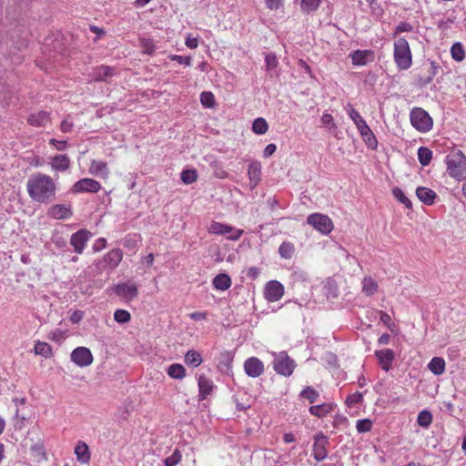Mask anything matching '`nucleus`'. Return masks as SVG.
Returning a JSON list of instances; mask_svg holds the SVG:
<instances>
[{
    "instance_id": "nucleus-1",
    "label": "nucleus",
    "mask_w": 466,
    "mask_h": 466,
    "mask_svg": "<svg viewBox=\"0 0 466 466\" xmlns=\"http://www.w3.org/2000/svg\"><path fill=\"white\" fill-rule=\"evenodd\" d=\"M26 190L34 201L49 204L56 198V186L50 176L36 173L28 178Z\"/></svg>"
},
{
    "instance_id": "nucleus-2",
    "label": "nucleus",
    "mask_w": 466,
    "mask_h": 466,
    "mask_svg": "<svg viewBox=\"0 0 466 466\" xmlns=\"http://www.w3.org/2000/svg\"><path fill=\"white\" fill-rule=\"evenodd\" d=\"M447 173L450 177L462 180L466 178V157L458 150L446 157Z\"/></svg>"
},
{
    "instance_id": "nucleus-3",
    "label": "nucleus",
    "mask_w": 466,
    "mask_h": 466,
    "mask_svg": "<svg viewBox=\"0 0 466 466\" xmlns=\"http://www.w3.org/2000/svg\"><path fill=\"white\" fill-rule=\"evenodd\" d=\"M394 61L397 66L405 70L410 67L412 56L408 41L403 37H399L394 42Z\"/></svg>"
},
{
    "instance_id": "nucleus-4",
    "label": "nucleus",
    "mask_w": 466,
    "mask_h": 466,
    "mask_svg": "<svg viewBox=\"0 0 466 466\" xmlns=\"http://www.w3.org/2000/svg\"><path fill=\"white\" fill-rule=\"evenodd\" d=\"M273 369L274 370L284 377H289L293 373L296 363L288 355L286 351H280L279 353H273Z\"/></svg>"
},
{
    "instance_id": "nucleus-5",
    "label": "nucleus",
    "mask_w": 466,
    "mask_h": 466,
    "mask_svg": "<svg viewBox=\"0 0 466 466\" xmlns=\"http://www.w3.org/2000/svg\"><path fill=\"white\" fill-rule=\"evenodd\" d=\"M410 122L413 127L422 133L428 132L432 127L431 117L420 107H415L411 110Z\"/></svg>"
},
{
    "instance_id": "nucleus-6",
    "label": "nucleus",
    "mask_w": 466,
    "mask_h": 466,
    "mask_svg": "<svg viewBox=\"0 0 466 466\" xmlns=\"http://www.w3.org/2000/svg\"><path fill=\"white\" fill-rule=\"evenodd\" d=\"M307 222L323 235L329 234L333 229L332 220L327 215L320 213L310 214L307 218Z\"/></svg>"
},
{
    "instance_id": "nucleus-7",
    "label": "nucleus",
    "mask_w": 466,
    "mask_h": 466,
    "mask_svg": "<svg viewBox=\"0 0 466 466\" xmlns=\"http://www.w3.org/2000/svg\"><path fill=\"white\" fill-rule=\"evenodd\" d=\"M208 233L214 235H228L230 240H238L243 234L242 229L234 228L233 227L220 222L213 221L209 225Z\"/></svg>"
},
{
    "instance_id": "nucleus-8",
    "label": "nucleus",
    "mask_w": 466,
    "mask_h": 466,
    "mask_svg": "<svg viewBox=\"0 0 466 466\" xmlns=\"http://www.w3.org/2000/svg\"><path fill=\"white\" fill-rule=\"evenodd\" d=\"M71 361L78 367H87L93 363L94 358L88 348L77 347L70 356Z\"/></svg>"
},
{
    "instance_id": "nucleus-9",
    "label": "nucleus",
    "mask_w": 466,
    "mask_h": 466,
    "mask_svg": "<svg viewBox=\"0 0 466 466\" xmlns=\"http://www.w3.org/2000/svg\"><path fill=\"white\" fill-rule=\"evenodd\" d=\"M284 286L278 280H270L265 285L264 297L268 302H277L284 295Z\"/></svg>"
},
{
    "instance_id": "nucleus-10",
    "label": "nucleus",
    "mask_w": 466,
    "mask_h": 466,
    "mask_svg": "<svg viewBox=\"0 0 466 466\" xmlns=\"http://www.w3.org/2000/svg\"><path fill=\"white\" fill-rule=\"evenodd\" d=\"M100 188L101 185L98 181L93 178H82L73 185L71 190L74 193H96L100 190Z\"/></svg>"
},
{
    "instance_id": "nucleus-11",
    "label": "nucleus",
    "mask_w": 466,
    "mask_h": 466,
    "mask_svg": "<svg viewBox=\"0 0 466 466\" xmlns=\"http://www.w3.org/2000/svg\"><path fill=\"white\" fill-rule=\"evenodd\" d=\"M90 237L91 233L86 229H80L71 236L70 245L74 248L76 253H83Z\"/></svg>"
},
{
    "instance_id": "nucleus-12",
    "label": "nucleus",
    "mask_w": 466,
    "mask_h": 466,
    "mask_svg": "<svg viewBox=\"0 0 466 466\" xmlns=\"http://www.w3.org/2000/svg\"><path fill=\"white\" fill-rule=\"evenodd\" d=\"M117 296L122 297L126 300H132L137 297V286L134 282L119 283L115 288Z\"/></svg>"
},
{
    "instance_id": "nucleus-13",
    "label": "nucleus",
    "mask_w": 466,
    "mask_h": 466,
    "mask_svg": "<svg viewBox=\"0 0 466 466\" xmlns=\"http://www.w3.org/2000/svg\"><path fill=\"white\" fill-rule=\"evenodd\" d=\"M328 439L323 434H319L315 437V442L312 448V454L316 461H321L326 459L328 451L326 446L328 444Z\"/></svg>"
},
{
    "instance_id": "nucleus-14",
    "label": "nucleus",
    "mask_w": 466,
    "mask_h": 466,
    "mask_svg": "<svg viewBox=\"0 0 466 466\" xmlns=\"http://www.w3.org/2000/svg\"><path fill=\"white\" fill-rule=\"evenodd\" d=\"M244 370L248 376L258 378L264 372V364L259 359L251 357L246 360Z\"/></svg>"
},
{
    "instance_id": "nucleus-15",
    "label": "nucleus",
    "mask_w": 466,
    "mask_h": 466,
    "mask_svg": "<svg viewBox=\"0 0 466 466\" xmlns=\"http://www.w3.org/2000/svg\"><path fill=\"white\" fill-rule=\"evenodd\" d=\"M375 356L379 360V364L385 371H389L392 367V361L395 354L392 350L385 349L375 351Z\"/></svg>"
},
{
    "instance_id": "nucleus-16",
    "label": "nucleus",
    "mask_w": 466,
    "mask_h": 466,
    "mask_svg": "<svg viewBox=\"0 0 466 466\" xmlns=\"http://www.w3.org/2000/svg\"><path fill=\"white\" fill-rule=\"evenodd\" d=\"M352 64L354 66H366L373 62L374 53L371 50H356L350 54Z\"/></svg>"
},
{
    "instance_id": "nucleus-17",
    "label": "nucleus",
    "mask_w": 466,
    "mask_h": 466,
    "mask_svg": "<svg viewBox=\"0 0 466 466\" xmlns=\"http://www.w3.org/2000/svg\"><path fill=\"white\" fill-rule=\"evenodd\" d=\"M357 128L367 147L371 149H375L378 146V141L372 130L370 128L367 123L364 122Z\"/></svg>"
},
{
    "instance_id": "nucleus-18",
    "label": "nucleus",
    "mask_w": 466,
    "mask_h": 466,
    "mask_svg": "<svg viewBox=\"0 0 466 466\" xmlns=\"http://www.w3.org/2000/svg\"><path fill=\"white\" fill-rule=\"evenodd\" d=\"M47 214L55 219H65L72 216V211L69 206L58 204L52 206Z\"/></svg>"
},
{
    "instance_id": "nucleus-19",
    "label": "nucleus",
    "mask_w": 466,
    "mask_h": 466,
    "mask_svg": "<svg viewBox=\"0 0 466 466\" xmlns=\"http://www.w3.org/2000/svg\"><path fill=\"white\" fill-rule=\"evenodd\" d=\"M123 258V251L120 248H114L104 257L106 266L111 269L116 268Z\"/></svg>"
},
{
    "instance_id": "nucleus-20",
    "label": "nucleus",
    "mask_w": 466,
    "mask_h": 466,
    "mask_svg": "<svg viewBox=\"0 0 466 466\" xmlns=\"http://www.w3.org/2000/svg\"><path fill=\"white\" fill-rule=\"evenodd\" d=\"M417 198L425 205L431 206L434 203L437 194L426 187H419L416 189Z\"/></svg>"
},
{
    "instance_id": "nucleus-21",
    "label": "nucleus",
    "mask_w": 466,
    "mask_h": 466,
    "mask_svg": "<svg viewBox=\"0 0 466 466\" xmlns=\"http://www.w3.org/2000/svg\"><path fill=\"white\" fill-rule=\"evenodd\" d=\"M198 389L200 400H206L214 389L213 381L204 375L198 377Z\"/></svg>"
},
{
    "instance_id": "nucleus-22",
    "label": "nucleus",
    "mask_w": 466,
    "mask_h": 466,
    "mask_svg": "<svg viewBox=\"0 0 466 466\" xmlns=\"http://www.w3.org/2000/svg\"><path fill=\"white\" fill-rule=\"evenodd\" d=\"M75 454L82 464H87L90 461V451L85 441H79L75 447Z\"/></svg>"
},
{
    "instance_id": "nucleus-23",
    "label": "nucleus",
    "mask_w": 466,
    "mask_h": 466,
    "mask_svg": "<svg viewBox=\"0 0 466 466\" xmlns=\"http://www.w3.org/2000/svg\"><path fill=\"white\" fill-rule=\"evenodd\" d=\"M89 173L96 177L106 178L108 177L109 170L106 162L93 160L90 163Z\"/></svg>"
},
{
    "instance_id": "nucleus-24",
    "label": "nucleus",
    "mask_w": 466,
    "mask_h": 466,
    "mask_svg": "<svg viewBox=\"0 0 466 466\" xmlns=\"http://www.w3.org/2000/svg\"><path fill=\"white\" fill-rule=\"evenodd\" d=\"M50 165L53 170L64 172L70 167V158L66 155H57L52 158Z\"/></svg>"
},
{
    "instance_id": "nucleus-25",
    "label": "nucleus",
    "mask_w": 466,
    "mask_h": 466,
    "mask_svg": "<svg viewBox=\"0 0 466 466\" xmlns=\"http://www.w3.org/2000/svg\"><path fill=\"white\" fill-rule=\"evenodd\" d=\"M248 175L252 186L256 187L260 181L261 176V165L258 160L251 161L248 169Z\"/></svg>"
},
{
    "instance_id": "nucleus-26",
    "label": "nucleus",
    "mask_w": 466,
    "mask_h": 466,
    "mask_svg": "<svg viewBox=\"0 0 466 466\" xmlns=\"http://www.w3.org/2000/svg\"><path fill=\"white\" fill-rule=\"evenodd\" d=\"M50 120L49 114L45 111H39L31 115L27 121L33 127H45Z\"/></svg>"
},
{
    "instance_id": "nucleus-27",
    "label": "nucleus",
    "mask_w": 466,
    "mask_h": 466,
    "mask_svg": "<svg viewBox=\"0 0 466 466\" xmlns=\"http://www.w3.org/2000/svg\"><path fill=\"white\" fill-rule=\"evenodd\" d=\"M113 68L107 66H100L94 69L93 78L96 81H106L107 77L113 76Z\"/></svg>"
},
{
    "instance_id": "nucleus-28",
    "label": "nucleus",
    "mask_w": 466,
    "mask_h": 466,
    "mask_svg": "<svg viewBox=\"0 0 466 466\" xmlns=\"http://www.w3.org/2000/svg\"><path fill=\"white\" fill-rule=\"evenodd\" d=\"M231 285V279L227 274H218L213 279V286L216 289L226 290Z\"/></svg>"
},
{
    "instance_id": "nucleus-29",
    "label": "nucleus",
    "mask_w": 466,
    "mask_h": 466,
    "mask_svg": "<svg viewBox=\"0 0 466 466\" xmlns=\"http://www.w3.org/2000/svg\"><path fill=\"white\" fill-rule=\"evenodd\" d=\"M167 375L176 380H182L186 377V369L178 363L171 364L167 370Z\"/></svg>"
},
{
    "instance_id": "nucleus-30",
    "label": "nucleus",
    "mask_w": 466,
    "mask_h": 466,
    "mask_svg": "<svg viewBox=\"0 0 466 466\" xmlns=\"http://www.w3.org/2000/svg\"><path fill=\"white\" fill-rule=\"evenodd\" d=\"M428 368L434 375H441L444 372L445 361L441 357H434L430 361Z\"/></svg>"
},
{
    "instance_id": "nucleus-31",
    "label": "nucleus",
    "mask_w": 466,
    "mask_h": 466,
    "mask_svg": "<svg viewBox=\"0 0 466 466\" xmlns=\"http://www.w3.org/2000/svg\"><path fill=\"white\" fill-rule=\"evenodd\" d=\"M203 360L198 351L194 350H188L185 355V362L187 365L197 368L202 363Z\"/></svg>"
},
{
    "instance_id": "nucleus-32",
    "label": "nucleus",
    "mask_w": 466,
    "mask_h": 466,
    "mask_svg": "<svg viewBox=\"0 0 466 466\" xmlns=\"http://www.w3.org/2000/svg\"><path fill=\"white\" fill-rule=\"evenodd\" d=\"M310 414L319 418L324 417L332 410V405L329 403H323L309 407Z\"/></svg>"
},
{
    "instance_id": "nucleus-33",
    "label": "nucleus",
    "mask_w": 466,
    "mask_h": 466,
    "mask_svg": "<svg viewBox=\"0 0 466 466\" xmlns=\"http://www.w3.org/2000/svg\"><path fill=\"white\" fill-rule=\"evenodd\" d=\"M378 289L377 282L370 277H365L362 280V291L367 296L373 295Z\"/></svg>"
},
{
    "instance_id": "nucleus-34",
    "label": "nucleus",
    "mask_w": 466,
    "mask_h": 466,
    "mask_svg": "<svg viewBox=\"0 0 466 466\" xmlns=\"http://www.w3.org/2000/svg\"><path fill=\"white\" fill-rule=\"evenodd\" d=\"M294 245L290 242H283L279 248V256L285 259L291 258L294 254Z\"/></svg>"
},
{
    "instance_id": "nucleus-35",
    "label": "nucleus",
    "mask_w": 466,
    "mask_h": 466,
    "mask_svg": "<svg viewBox=\"0 0 466 466\" xmlns=\"http://www.w3.org/2000/svg\"><path fill=\"white\" fill-rule=\"evenodd\" d=\"M451 57L457 61L461 62L465 58V51L461 43H455L451 47Z\"/></svg>"
},
{
    "instance_id": "nucleus-36",
    "label": "nucleus",
    "mask_w": 466,
    "mask_h": 466,
    "mask_svg": "<svg viewBox=\"0 0 466 466\" xmlns=\"http://www.w3.org/2000/svg\"><path fill=\"white\" fill-rule=\"evenodd\" d=\"M268 129V125L263 117H258L254 120L252 125V130L254 133L258 135L265 134Z\"/></svg>"
},
{
    "instance_id": "nucleus-37",
    "label": "nucleus",
    "mask_w": 466,
    "mask_h": 466,
    "mask_svg": "<svg viewBox=\"0 0 466 466\" xmlns=\"http://www.w3.org/2000/svg\"><path fill=\"white\" fill-rule=\"evenodd\" d=\"M432 152L428 148L421 147L418 150V159L422 166H428L431 160Z\"/></svg>"
},
{
    "instance_id": "nucleus-38",
    "label": "nucleus",
    "mask_w": 466,
    "mask_h": 466,
    "mask_svg": "<svg viewBox=\"0 0 466 466\" xmlns=\"http://www.w3.org/2000/svg\"><path fill=\"white\" fill-rule=\"evenodd\" d=\"M51 351H52L51 347L46 342L38 341L35 345V353L36 355H40L45 358H47L50 356Z\"/></svg>"
},
{
    "instance_id": "nucleus-39",
    "label": "nucleus",
    "mask_w": 466,
    "mask_h": 466,
    "mask_svg": "<svg viewBox=\"0 0 466 466\" xmlns=\"http://www.w3.org/2000/svg\"><path fill=\"white\" fill-rule=\"evenodd\" d=\"M392 194L396 199H398L400 203H402L407 208H411L412 203L408 197L405 196L402 189L400 187H394L392 189Z\"/></svg>"
},
{
    "instance_id": "nucleus-40",
    "label": "nucleus",
    "mask_w": 466,
    "mask_h": 466,
    "mask_svg": "<svg viewBox=\"0 0 466 466\" xmlns=\"http://www.w3.org/2000/svg\"><path fill=\"white\" fill-rule=\"evenodd\" d=\"M303 399L308 400L310 403L317 401L319 397V393L311 387H306L300 393Z\"/></svg>"
},
{
    "instance_id": "nucleus-41",
    "label": "nucleus",
    "mask_w": 466,
    "mask_h": 466,
    "mask_svg": "<svg viewBox=\"0 0 466 466\" xmlns=\"http://www.w3.org/2000/svg\"><path fill=\"white\" fill-rule=\"evenodd\" d=\"M432 421V415L428 410H422L419 413L417 422L420 426L427 428Z\"/></svg>"
},
{
    "instance_id": "nucleus-42",
    "label": "nucleus",
    "mask_w": 466,
    "mask_h": 466,
    "mask_svg": "<svg viewBox=\"0 0 466 466\" xmlns=\"http://www.w3.org/2000/svg\"><path fill=\"white\" fill-rule=\"evenodd\" d=\"M347 111H348V114H349L350 117L351 118V120L355 124L356 127H359L361 124L366 122L362 118L360 114L356 109H354L351 105H348Z\"/></svg>"
},
{
    "instance_id": "nucleus-43",
    "label": "nucleus",
    "mask_w": 466,
    "mask_h": 466,
    "mask_svg": "<svg viewBox=\"0 0 466 466\" xmlns=\"http://www.w3.org/2000/svg\"><path fill=\"white\" fill-rule=\"evenodd\" d=\"M320 0H301L300 7L305 13L315 11L319 6Z\"/></svg>"
},
{
    "instance_id": "nucleus-44",
    "label": "nucleus",
    "mask_w": 466,
    "mask_h": 466,
    "mask_svg": "<svg viewBox=\"0 0 466 466\" xmlns=\"http://www.w3.org/2000/svg\"><path fill=\"white\" fill-rule=\"evenodd\" d=\"M182 459V454L178 449H176L174 452L167 457L164 461L165 466H177Z\"/></svg>"
},
{
    "instance_id": "nucleus-45",
    "label": "nucleus",
    "mask_w": 466,
    "mask_h": 466,
    "mask_svg": "<svg viewBox=\"0 0 466 466\" xmlns=\"http://www.w3.org/2000/svg\"><path fill=\"white\" fill-rule=\"evenodd\" d=\"M181 180L183 183L189 185L197 180L198 175L195 169H187L181 172Z\"/></svg>"
},
{
    "instance_id": "nucleus-46",
    "label": "nucleus",
    "mask_w": 466,
    "mask_h": 466,
    "mask_svg": "<svg viewBox=\"0 0 466 466\" xmlns=\"http://www.w3.org/2000/svg\"><path fill=\"white\" fill-rule=\"evenodd\" d=\"M200 102L205 107L211 108L215 106V97L213 93L204 91L200 94Z\"/></svg>"
},
{
    "instance_id": "nucleus-47",
    "label": "nucleus",
    "mask_w": 466,
    "mask_h": 466,
    "mask_svg": "<svg viewBox=\"0 0 466 466\" xmlns=\"http://www.w3.org/2000/svg\"><path fill=\"white\" fill-rule=\"evenodd\" d=\"M114 319L117 323L125 324L130 320L131 315L127 310L116 309L114 313Z\"/></svg>"
},
{
    "instance_id": "nucleus-48",
    "label": "nucleus",
    "mask_w": 466,
    "mask_h": 466,
    "mask_svg": "<svg viewBox=\"0 0 466 466\" xmlns=\"http://www.w3.org/2000/svg\"><path fill=\"white\" fill-rule=\"evenodd\" d=\"M372 428V421L369 419L359 420L356 424L358 432H369Z\"/></svg>"
},
{
    "instance_id": "nucleus-49",
    "label": "nucleus",
    "mask_w": 466,
    "mask_h": 466,
    "mask_svg": "<svg viewBox=\"0 0 466 466\" xmlns=\"http://www.w3.org/2000/svg\"><path fill=\"white\" fill-rule=\"evenodd\" d=\"M142 52L147 55H152L156 51V46L151 39H142L140 41Z\"/></svg>"
},
{
    "instance_id": "nucleus-50",
    "label": "nucleus",
    "mask_w": 466,
    "mask_h": 466,
    "mask_svg": "<svg viewBox=\"0 0 466 466\" xmlns=\"http://www.w3.org/2000/svg\"><path fill=\"white\" fill-rule=\"evenodd\" d=\"M363 400V395L360 392H355L349 395L346 399V404L349 407H354Z\"/></svg>"
},
{
    "instance_id": "nucleus-51",
    "label": "nucleus",
    "mask_w": 466,
    "mask_h": 466,
    "mask_svg": "<svg viewBox=\"0 0 466 466\" xmlns=\"http://www.w3.org/2000/svg\"><path fill=\"white\" fill-rule=\"evenodd\" d=\"M31 451H32L34 456L37 457L38 461H46V459H47L46 453L45 448L42 444L34 445L31 448Z\"/></svg>"
},
{
    "instance_id": "nucleus-52",
    "label": "nucleus",
    "mask_w": 466,
    "mask_h": 466,
    "mask_svg": "<svg viewBox=\"0 0 466 466\" xmlns=\"http://www.w3.org/2000/svg\"><path fill=\"white\" fill-rule=\"evenodd\" d=\"M412 30H413V26L410 23L401 22L396 26L395 31L393 33V36L397 39V38H399L398 35L400 33L411 32Z\"/></svg>"
},
{
    "instance_id": "nucleus-53",
    "label": "nucleus",
    "mask_w": 466,
    "mask_h": 466,
    "mask_svg": "<svg viewBox=\"0 0 466 466\" xmlns=\"http://www.w3.org/2000/svg\"><path fill=\"white\" fill-rule=\"evenodd\" d=\"M265 62L268 70L275 69L278 66V59L274 53H268L265 56Z\"/></svg>"
},
{
    "instance_id": "nucleus-54",
    "label": "nucleus",
    "mask_w": 466,
    "mask_h": 466,
    "mask_svg": "<svg viewBox=\"0 0 466 466\" xmlns=\"http://www.w3.org/2000/svg\"><path fill=\"white\" fill-rule=\"evenodd\" d=\"M320 121L324 127L334 129L337 128L333 116L329 113H324L320 118Z\"/></svg>"
},
{
    "instance_id": "nucleus-55",
    "label": "nucleus",
    "mask_w": 466,
    "mask_h": 466,
    "mask_svg": "<svg viewBox=\"0 0 466 466\" xmlns=\"http://www.w3.org/2000/svg\"><path fill=\"white\" fill-rule=\"evenodd\" d=\"M48 339L56 342H61L65 339V332L59 329H55L49 332Z\"/></svg>"
},
{
    "instance_id": "nucleus-56",
    "label": "nucleus",
    "mask_w": 466,
    "mask_h": 466,
    "mask_svg": "<svg viewBox=\"0 0 466 466\" xmlns=\"http://www.w3.org/2000/svg\"><path fill=\"white\" fill-rule=\"evenodd\" d=\"M380 321L383 322L391 331H393L395 328V324L391 320L390 316L383 311H380Z\"/></svg>"
},
{
    "instance_id": "nucleus-57",
    "label": "nucleus",
    "mask_w": 466,
    "mask_h": 466,
    "mask_svg": "<svg viewBox=\"0 0 466 466\" xmlns=\"http://www.w3.org/2000/svg\"><path fill=\"white\" fill-rule=\"evenodd\" d=\"M172 61H177L180 65L190 66L191 58L189 56H182L177 55H172L169 56Z\"/></svg>"
},
{
    "instance_id": "nucleus-58",
    "label": "nucleus",
    "mask_w": 466,
    "mask_h": 466,
    "mask_svg": "<svg viewBox=\"0 0 466 466\" xmlns=\"http://www.w3.org/2000/svg\"><path fill=\"white\" fill-rule=\"evenodd\" d=\"M283 0H265L266 6L270 10H277L282 5Z\"/></svg>"
},
{
    "instance_id": "nucleus-59",
    "label": "nucleus",
    "mask_w": 466,
    "mask_h": 466,
    "mask_svg": "<svg viewBox=\"0 0 466 466\" xmlns=\"http://www.w3.org/2000/svg\"><path fill=\"white\" fill-rule=\"evenodd\" d=\"M74 127V124L72 121H69V119H64L61 123V131L64 133L70 132Z\"/></svg>"
},
{
    "instance_id": "nucleus-60",
    "label": "nucleus",
    "mask_w": 466,
    "mask_h": 466,
    "mask_svg": "<svg viewBox=\"0 0 466 466\" xmlns=\"http://www.w3.org/2000/svg\"><path fill=\"white\" fill-rule=\"evenodd\" d=\"M208 316L207 311H195L189 314V318L194 320L206 319Z\"/></svg>"
},
{
    "instance_id": "nucleus-61",
    "label": "nucleus",
    "mask_w": 466,
    "mask_h": 466,
    "mask_svg": "<svg viewBox=\"0 0 466 466\" xmlns=\"http://www.w3.org/2000/svg\"><path fill=\"white\" fill-rule=\"evenodd\" d=\"M277 147L275 144H268L264 151H263V157L268 158L271 157L276 152Z\"/></svg>"
},
{
    "instance_id": "nucleus-62",
    "label": "nucleus",
    "mask_w": 466,
    "mask_h": 466,
    "mask_svg": "<svg viewBox=\"0 0 466 466\" xmlns=\"http://www.w3.org/2000/svg\"><path fill=\"white\" fill-rule=\"evenodd\" d=\"M49 144L55 146L57 150H64L66 147V141L55 138L50 139Z\"/></svg>"
},
{
    "instance_id": "nucleus-63",
    "label": "nucleus",
    "mask_w": 466,
    "mask_h": 466,
    "mask_svg": "<svg viewBox=\"0 0 466 466\" xmlns=\"http://www.w3.org/2000/svg\"><path fill=\"white\" fill-rule=\"evenodd\" d=\"M106 238H100L96 239V241L95 242V244L93 246V249L95 251H99L102 248H106Z\"/></svg>"
},
{
    "instance_id": "nucleus-64",
    "label": "nucleus",
    "mask_w": 466,
    "mask_h": 466,
    "mask_svg": "<svg viewBox=\"0 0 466 466\" xmlns=\"http://www.w3.org/2000/svg\"><path fill=\"white\" fill-rule=\"evenodd\" d=\"M452 23H453V20L451 18L441 19L438 22V27L440 29L445 30V29H448L450 27L451 24H452Z\"/></svg>"
}]
</instances>
